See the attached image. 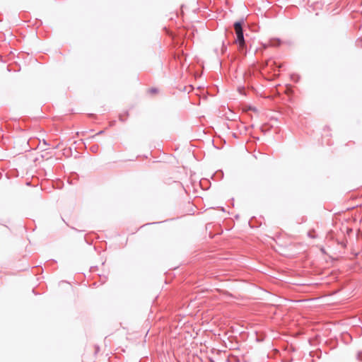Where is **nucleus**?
<instances>
[{
    "label": "nucleus",
    "instance_id": "2",
    "mask_svg": "<svg viewBox=\"0 0 362 362\" xmlns=\"http://www.w3.org/2000/svg\"><path fill=\"white\" fill-rule=\"evenodd\" d=\"M238 91L243 96H246L247 94H246V91H245V87L244 86H242V85H238Z\"/></svg>",
    "mask_w": 362,
    "mask_h": 362
},
{
    "label": "nucleus",
    "instance_id": "1",
    "mask_svg": "<svg viewBox=\"0 0 362 362\" xmlns=\"http://www.w3.org/2000/svg\"><path fill=\"white\" fill-rule=\"evenodd\" d=\"M243 22H235L234 23V30L236 35L235 44L238 45V49L244 56L247 54L246 44L243 36Z\"/></svg>",
    "mask_w": 362,
    "mask_h": 362
},
{
    "label": "nucleus",
    "instance_id": "5",
    "mask_svg": "<svg viewBox=\"0 0 362 362\" xmlns=\"http://www.w3.org/2000/svg\"><path fill=\"white\" fill-rule=\"evenodd\" d=\"M351 230V229H348L347 233H349Z\"/></svg>",
    "mask_w": 362,
    "mask_h": 362
},
{
    "label": "nucleus",
    "instance_id": "3",
    "mask_svg": "<svg viewBox=\"0 0 362 362\" xmlns=\"http://www.w3.org/2000/svg\"><path fill=\"white\" fill-rule=\"evenodd\" d=\"M255 334H256V341H260L263 340L264 337L262 334L260 335H258L257 333L255 332Z\"/></svg>",
    "mask_w": 362,
    "mask_h": 362
},
{
    "label": "nucleus",
    "instance_id": "4",
    "mask_svg": "<svg viewBox=\"0 0 362 362\" xmlns=\"http://www.w3.org/2000/svg\"><path fill=\"white\" fill-rule=\"evenodd\" d=\"M98 146H93V147H91V150H92V151H97V150H98Z\"/></svg>",
    "mask_w": 362,
    "mask_h": 362
}]
</instances>
